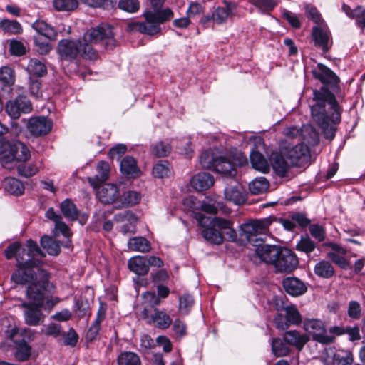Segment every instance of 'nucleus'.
Instances as JSON below:
<instances>
[{
  "label": "nucleus",
  "instance_id": "1",
  "mask_svg": "<svg viewBox=\"0 0 365 365\" xmlns=\"http://www.w3.org/2000/svg\"><path fill=\"white\" fill-rule=\"evenodd\" d=\"M312 73L323 84L319 89L313 90L314 103L310 106L312 118L324 138L331 140L335 137L336 125L341 120L342 109L336 99V95L341 92L340 78L321 63H317Z\"/></svg>",
  "mask_w": 365,
  "mask_h": 365
},
{
  "label": "nucleus",
  "instance_id": "2",
  "mask_svg": "<svg viewBox=\"0 0 365 365\" xmlns=\"http://www.w3.org/2000/svg\"><path fill=\"white\" fill-rule=\"evenodd\" d=\"M113 29L110 25L100 24L87 30L82 38L60 40L56 48L60 60L71 63L78 56L86 60H97L99 58L98 53L92 44L100 45L106 50H113L118 46Z\"/></svg>",
  "mask_w": 365,
  "mask_h": 365
},
{
  "label": "nucleus",
  "instance_id": "3",
  "mask_svg": "<svg viewBox=\"0 0 365 365\" xmlns=\"http://www.w3.org/2000/svg\"><path fill=\"white\" fill-rule=\"evenodd\" d=\"M193 217L202 228V237L210 244L222 245L225 239L230 242L237 240V233L232 221L218 217H207L199 212H193Z\"/></svg>",
  "mask_w": 365,
  "mask_h": 365
},
{
  "label": "nucleus",
  "instance_id": "4",
  "mask_svg": "<svg viewBox=\"0 0 365 365\" xmlns=\"http://www.w3.org/2000/svg\"><path fill=\"white\" fill-rule=\"evenodd\" d=\"M40 284L31 285L26 292L27 297L34 302H24L22 307L25 309L24 312V322L26 324L32 327H37L42 324L45 320V314L41 308L45 294H53L55 286L53 283H48L45 280L46 275H41Z\"/></svg>",
  "mask_w": 365,
  "mask_h": 365
},
{
  "label": "nucleus",
  "instance_id": "5",
  "mask_svg": "<svg viewBox=\"0 0 365 365\" xmlns=\"http://www.w3.org/2000/svg\"><path fill=\"white\" fill-rule=\"evenodd\" d=\"M153 10L147 9L143 16L145 22H131L128 25L129 31H138L143 34L153 36L160 32V25L170 21L173 17V11L169 9H161L165 0H146Z\"/></svg>",
  "mask_w": 365,
  "mask_h": 365
},
{
  "label": "nucleus",
  "instance_id": "6",
  "mask_svg": "<svg viewBox=\"0 0 365 365\" xmlns=\"http://www.w3.org/2000/svg\"><path fill=\"white\" fill-rule=\"evenodd\" d=\"M200 163L205 169L212 170L224 175H232L236 171L233 163L217 150L209 149L202 153Z\"/></svg>",
  "mask_w": 365,
  "mask_h": 365
},
{
  "label": "nucleus",
  "instance_id": "7",
  "mask_svg": "<svg viewBox=\"0 0 365 365\" xmlns=\"http://www.w3.org/2000/svg\"><path fill=\"white\" fill-rule=\"evenodd\" d=\"M41 266H16L17 269L11 274V279L17 284L24 285L28 284L26 291L33 285L40 284L41 275H46L45 280L48 283L50 282V273L43 269L40 268Z\"/></svg>",
  "mask_w": 365,
  "mask_h": 365
},
{
  "label": "nucleus",
  "instance_id": "8",
  "mask_svg": "<svg viewBox=\"0 0 365 365\" xmlns=\"http://www.w3.org/2000/svg\"><path fill=\"white\" fill-rule=\"evenodd\" d=\"M7 115L14 120L19 119L21 114H27L32 111L33 106L26 95L19 94L13 99L7 101L4 105Z\"/></svg>",
  "mask_w": 365,
  "mask_h": 365
},
{
  "label": "nucleus",
  "instance_id": "9",
  "mask_svg": "<svg viewBox=\"0 0 365 365\" xmlns=\"http://www.w3.org/2000/svg\"><path fill=\"white\" fill-rule=\"evenodd\" d=\"M304 328L306 331L312 336L314 341L322 344H331L335 341V336L327 334L324 323L319 319H307L304 322Z\"/></svg>",
  "mask_w": 365,
  "mask_h": 365
},
{
  "label": "nucleus",
  "instance_id": "10",
  "mask_svg": "<svg viewBox=\"0 0 365 365\" xmlns=\"http://www.w3.org/2000/svg\"><path fill=\"white\" fill-rule=\"evenodd\" d=\"M272 222L271 217H267L243 223L240 227V235L248 242H251L254 237L259 234H264Z\"/></svg>",
  "mask_w": 365,
  "mask_h": 365
},
{
  "label": "nucleus",
  "instance_id": "11",
  "mask_svg": "<svg viewBox=\"0 0 365 365\" xmlns=\"http://www.w3.org/2000/svg\"><path fill=\"white\" fill-rule=\"evenodd\" d=\"M286 159L290 161L291 165L301 167L309 158V150L307 145L299 143L295 145H289L282 149Z\"/></svg>",
  "mask_w": 365,
  "mask_h": 365
},
{
  "label": "nucleus",
  "instance_id": "12",
  "mask_svg": "<svg viewBox=\"0 0 365 365\" xmlns=\"http://www.w3.org/2000/svg\"><path fill=\"white\" fill-rule=\"evenodd\" d=\"M224 195L227 201L236 205L244 204L247 198V192L243 186L232 178L227 179Z\"/></svg>",
  "mask_w": 365,
  "mask_h": 365
},
{
  "label": "nucleus",
  "instance_id": "13",
  "mask_svg": "<svg viewBox=\"0 0 365 365\" xmlns=\"http://www.w3.org/2000/svg\"><path fill=\"white\" fill-rule=\"evenodd\" d=\"M141 316L143 319L147 321L150 325L160 329H168L173 322L171 317L166 313L164 309H159L155 308L150 312L148 308H144L141 312Z\"/></svg>",
  "mask_w": 365,
  "mask_h": 365
},
{
  "label": "nucleus",
  "instance_id": "14",
  "mask_svg": "<svg viewBox=\"0 0 365 365\" xmlns=\"http://www.w3.org/2000/svg\"><path fill=\"white\" fill-rule=\"evenodd\" d=\"M298 263L296 255L291 250L282 247L272 264L278 272L288 273L294 270Z\"/></svg>",
  "mask_w": 365,
  "mask_h": 365
},
{
  "label": "nucleus",
  "instance_id": "15",
  "mask_svg": "<svg viewBox=\"0 0 365 365\" xmlns=\"http://www.w3.org/2000/svg\"><path fill=\"white\" fill-rule=\"evenodd\" d=\"M52 126V121L45 116L31 118L27 123L28 130L36 137L47 135L51 130Z\"/></svg>",
  "mask_w": 365,
  "mask_h": 365
},
{
  "label": "nucleus",
  "instance_id": "16",
  "mask_svg": "<svg viewBox=\"0 0 365 365\" xmlns=\"http://www.w3.org/2000/svg\"><path fill=\"white\" fill-rule=\"evenodd\" d=\"M312 39L314 46L320 48L324 53L329 52L332 46L330 32L320 26H314L312 31Z\"/></svg>",
  "mask_w": 365,
  "mask_h": 365
},
{
  "label": "nucleus",
  "instance_id": "17",
  "mask_svg": "<svg viewBox=\"0 0 365 365\" xmlns=\"http://www.w3.org/2000/svg\"><path fill=\"white\" fill-rule=\"evenodd\" d=\"M106 304L101 302L96 314V319L91 323L86 334L85 339L87 342L91 343L97 339L99 331L101 329V323L106 319Z\"/></svg>",
  "mask_w": 365,
  "mask_h": 365
},
{
  "label": "nucleus",
  "instance_id": "18",
  "mask_svg": "<svg viewBox=\"0 0 365 365\" xmlns=\"http://www.w3.org/2000/svg\"><path fill=\"white\" fill-rule=\"evenodd\" d=\"M282 285L287 294L292 297H299L307 292V284L296 277H287L283 279Z\"/></svg>",
  "mask_w": 365,
  "mask_h": 365
},
{
  "label": "nucleus",
  "instance_id": "19",
  "mask_svg": "<svg viewBox=\"0 0 365 365\" xmlns=\"http://www.w3.org/2000/svg\"><path fill=\"white\" fill-rule=\"evenodd\" d=\"M97 197L103 204L115 203L117 205L119 202L120 192L116 185L107 183L98 188Z\"/></svg>",
  "mask_w": 365,
  "mask_h": 365
},
{
  "label": "nucleus",
  "instance_id": "20",
  "mask_svg": "<svg viewBox=\"0 0 365 365\" xmlns=\"http://www.w3.org/2000/svg\"><path fill=\"white\" fill-rule=\"evenodd\" d=\"M328 331L335 337L346 334L348 335L349 341L351 342L361 339L360 327L358 324H354L353 326H332L329 328Z\"/></svg>",
  "mask_w": 365,
  "mask_h": 365
},
{
  "label": "nucleus",
  "instance_id": "21",
  "mask_svg": "<svg viewBox=\"0 0 365 365\" xmlns=\"http://www.w3.org/2000/svg\"><path fill=\"white\" fill-rule=\"evenodd\" d=\"M283 340L289 346L301 351L309 341V336L297 330L287 331L283 334Z\"/></svg>",
  "mask_w": 365,
  "mask_h": 365
},
{
  "label": "nucleus",
  "instance_id": "22",
  "mask_svg": "<svg viewBox=\"0 0 365 365\" xmlns=\"http://www.w3.org/2000/svg\"><path fill=\"white\" fill-rule=\"evenodd\" d=\"M270 161L274 171L281 178L285 177L289 168L293 167L290 161L286 159L282 150L280 153H273Z\"/></svg>",
  "mask_w": 365,
  "mask_h": 365
},
{
  "label": "nucleus",
  "instance_id": "23",
  "mask_svg": "<svg viewBox=\"0 0 365 365\" xmlns=\"http://www.w3.org/2000/svg\"><path fill=\"white\" fill-rule=\"evenodd\" d=\"M281 248V247L276 245H257L255 252L262 261L267 264H273Z\"/></svg>",
  "mask_w": 365,
  "mask_h": 365
},
{
  "label": "nucleus",
  "instance_id": "24",
  "mask_svg": "<svg viewBox=\"0 0 365 365\" xmlns=\"http://www.w3.org/2000/svg\"><path fill=\"white\" fill-rule=\"evenodd\" d=\"M200 207L202 211L212 215L217 214L218 211H221L223 214H230L231 211L222 202L210 197H206L201 202Z\"/></svg>",
  "mask_w": 365,
  "mask_h": 365
},
{
  "label": "nucleus",
  "instance_id": "25",
  "mask_svg": "<svg viewBox=\"0 0 365 365\" xmlns=\"http://www.w3.org/2000/svg\"><path fill=\"white\" fill-rule=\"evenodd\" d=\"M120 170L124 175L130 178H135L140 174L136 160L130 155H126L121 160Z\"/></svg>",
  "mask_w": 365,
  "mask_h": 365
},
{
  "label": "nucleus",
  "instance_id": "26",
  "mask_svg": "<svg viewBox=\"0 0 365 365\" xmlns=\"http://www.w3.org/2000/svg\"><path fill=\"white\" fill-rule=\"evenodd\" d=\"M213 176L205 172L195 175L191 180V186L197 191H203L210 188L214 184Z\"/></svg>",
  "mask_w": 365,
  "mask_h": 365
},
{
  "label": "nucleus",
  "instance_id": "27",
  "mask_svg": "<svg viewBox=\"0 0 365 365\" xmlns=\"http://www.w3.org/2000/svg\"><path fill=\"white\" fill-rule=\"evenodd\" d=\"M128 269L138 276L146 275L150 268L147 263V257L145 256H135L128 261Z\"/></svg>",
  "mask_w": 365,
  "mask_h": 365
},
{
  "label": "nucleus",
  "instance_id": "28",
  "mask_svg": "<svg viewBox=\"0 0 365 365\" xmlns=\"http://www.w3.org/2000/svg\"><path fill=\"white\" fill-rule=\"evenodd\" d=\"M14 141L0 138V163L4 167L15 160Z\"/></svg>",
  "mask_w": 365,
  "mask_h": 365
},
{
  "label": "nucleus",
  "instance_id": "29",
  "mask_svg": "<svg viewBox=\"0 0 365 365\" xmlns=\"http://www.w3.org/2000/svg\"><path fill=\"white\" fill-rule=\"evenodd\" d=\"M110 170V167L108 163L103 160L100 161L96 167L97 173L94 177L88 178V182L94 187H98L108 180Z\"/></svg>",
  "mask_w": 365,
  "mask_h": 365
},
{
  "label": "nucleus",
  "instance_id": "30",
  "mask_svg": "<svg viewBox=\"0 0 365 365\" xmlns=\"http://www.w3.org/2000/svg\"><path fill=\"white\" fill-rule=\"evenodd\" d=\"M15 352L14 356L19 361L29 360L31 354V346L24 339L14 340Z\"/></svg>",
  "mask_w": 365,
  "mask_h": 365
},
{
  "label": "nucleus",
  "instance_id": "31",
  "mask_svg": "<svg viewBox=\"0 0 365 365\" xmlns=\"http://www.w3.org/2000/svg\"><path fill=\"white\" fill-rule=\"evenodd\" d=\"M141 195L140 192L134 190H128L120 195L118 205L115 207L118 209L122 207H132L140 202Z\"/></svg>",
  "mask_w": 365,
  "mask_h": 365
},
{
  "label": "nucleus",
  "instance_id": "32",
  "mask_svg": "<svg viewBox=\"0 0 365 365\" xmlns=\"http://www.w3.org/2000/svg\"><path fill=\"white\" fill-rule=\"evenodd\" d=\"M32 28L36 31L38 36L50 40L56 38L57 32L54 28L43 20H36L32 24Z\"/></svg>",
  "mask_w": 365,
  "mask_h": 365
},
{
  "label": "nucleus",
  "instance_id": "33",
  "mask_svg": "<svg viewBox=\"0 0 365 365\" xmlns=\"http://www.w3.org/2000/svg\"><path fill=\"white\" fill-rule=\"evenodd\" d=\"M4 187L6 192L14 196H20L24 192L23 182L15 178H6L4 180Z\"/></svg>",
  "mask_w": 365,
  "mask_h": 365
},
{
  "label": "nucleus",
  "instance_id": "34",
  "mask_svg": "<svg viewBox=\"0 0 365 365\" xmlns=\"http://www.w3.org/2000/svg\"><path fill=\"white\" fill-rule=\"evenodd\" d=\"M315 274L323 279H329L335 274V270L331 262L326 260H322L317 262L314 267Z\"/></svg>",
  "mask_w": 365,
  "mask_h": 365
},
{
  "label": "nucleus",
  "instance_id": "35",
  "mask_svg": "<svg viewBox=\"0 0 365 365\" xmlns=\"http://www.w3.org/2000/svg\"><path fill=\"white\" fill-rule=\"evenodd\" d=\"M128 248L133 251L148 252L151 250L150 242L143 237L130 238L128 242Z\"/></svg>",
  "mask_w": 365,
  "mask_h": 365
},
{
  "label": "nucleus",
  "instance_id": "36",
  "mask_svg": "<svg viewBox=\"0 0 365 365\" xmlns=\"http://www.w3.org/2000/svg\"><path fill=\"white\" fill-rule=\"evenodd\" d=\"M27 71L30 75L43 77L47 74V66L45 62L37 58H31L27 66Z\"/></svg>",
  "mask_w": 365,
  "mask_h": 365
},
{
  "label": "nucleus",
  "instance_id": "37",
  "mask_svg": "<svg viewBox=\"0 0 365 365\" xmlns=\"http://www.w3.org/2000/svg\"><path fill=\"white\" fill-rule=\"evenodd\" d=\"M250 163L252 167L264 173L267 172L269 166L264 156L258 150H252L250 155Z\"/></svg>",
  "mask_w": 365,
  "mask_h": 365
},
{
  "label": "nucleus",
  "instance_id": "38",
  "mask_svg": "<svg viewBox=\"0 0 365 365\" xmlns=\"http://www.w3.org/2000/svg\"><path fill=\"white\" fill-rule=\"evenodd\" d=\"M27 250L22 247L20 244V248L18 250L16 266H41L42 261L41 259L26 256Z\"/></svg>",
  "mask_w": 365,
  "mask_h": 365
},
{
  "label": "nucleus",
  "instance_id": "39",
  "mask_svg": "<svg viewBox=\"0 0 365 365\" xmlns=\"http://www.w3.org/2000/svg\"><path fill=\"white\" fill-rule=\"evenodd\" d=\"M61 211L66 219L75 221L78 216V210L76 205L70 199H66L60 204Z\"/></svg>",
  "mask_w": 365,
  "mask_h": 365
},
{
  "label": "nucleus",
  "instance_id": "40",
  "mask_svg": "<svg viewBox=\"0 0 365 365\" xmlns=\"http://www.w3.org/2000/svg\"><path fill=\"white\" fill-rule=\"evenodd\" d=\"M273 354L277 357L287 356L290 353L289 346L283 340V338H274L271 342Z\"/></svg>",
  "mask_w": 365,
  "mask_h": 365
},
{
  "label": "nucleus",
  "instance_id": "41",
  "mask_svg": "<svg viewBox=\"0 0 365 365\" xmlns=\"http://www.w3.org/2000/svg\"><path fill=\"white\" fill-rule=\"evenodd\" d=\"M40 242L42 247L46 250L50 255L57 256L61 252L59 242L48 235L43 236Z\"/></svg>",
  "mask_w": 365,
  "mask_h": 365
},
{
  "label": "nucleus",
  "instance_id": "42",
  "mask_svg": "<svg viewBox=\"0 0 365 365\" xmlns=\"http://www.w3.org/2000/svg\"><path fill=\"white\" fill-rule=\"evenodd\" d=\"M269 187V181L264 177L256 178L249 184V190L252 195L266 192Z\"/></svg>",
  "mask_w": 365,
  "mask_h": 365
},
{
  "label": "nucleus",
  "instance_id": "43",
  "mask_svg": "<svg viewBox=\"0 0 365 365\" xmlns=\"http://www.w3.org/2000/svg\"><path fill=\"white\" fill-rule=\"evenodd\" d=\"M0 29L10 34H20L23 31L21 24L16 20L4 19L0 21Z\"/></svg>",
  "mask_w": 365,
  "mask_h": 365
},
{
  "label": "nucleus",
  "instance_id": "44",
  "mask_svg": "<svg viewBox=\"0 0 365 365\" xmlns=\"http://www.w3.org/2000/svg\"><path fill=\"white\" fill-rule=\"evenodd\" d=\"M231 10L228 5L217 6L212 12V22L217 24H222L226 22Z\"/></svg>",
  "mask_w": 365,
  "mask_h": 365
},
{
  "label": "nucleus",
  "instance_id": "45",
  "mask_svg": "<svg viewBox=\"0 0 365 365\" xmlns=\"http://www.w3.org/2000/svg\"><path fill=\"white\" fill-rule=\"evenodd\" d=\"M14 155L15 160L19 162H26L30 159L31 153L25 144L20 141H14Z\"/></svg>",
  "mask_w": 365,
  "mask_h": 365
},
{
  "label": "nucleus",
  "instance_id": "46",
  "mask_svg": "<svg viewBox=\"0 0 365 365\" xmlns=\"http://www.w3.org/2000/svg\"><path fill=\"white\" fill-rule=\"evenodd\" d=\"M118 365H141L138 355L134 352L125 351L118 356Z\"/></svg>",
  "mask_w": 365,
  "mask_h": 365
},
{
  "label": "nucleus",
  "instance_id": "47",
  "mask_svg": "<svg viewBox=\"0 0 365 365\" xmlns=\"http://www.w3.org/2000/svg\"><path fill=\"white\" fill-rule=\"evenodd\" d=\"M195 301L193 297L185 293L179 297V311L182 314L187 315L193 307Z\"/></svg>",
  "mask_w": 365,
  "mask_h": 365
},
{
  "label": "nucleus",
  "instance_id": "48",
  "mask_svg": "<svg viewBox=\"0 0 365 365\" xmlns=\"http://www.w3.org/2000/svg\"><path fill=\"white\" fill-rule=\"evenodd\" d=\"M49 39L40 36H34V44L36 51L41 55L47 54L52 48Z\"/></svg>",
  "mask_w": 365,
  "mask_h": 365
},
{
  "label": "nucleus",
  "instance_id": "49",
  "mask_svg": "<svg viewBox=\"0 0 365 365\" xmlns=\"http://www.w3.org/2000/svg\"><path fill=\"white\" fill-rule=\"evenodd\" d=\"M284 312L287 319L290 325H299L302 323V315L295 305L290 304Z\"/></svg>",
  "mask_w": 365,
  "mask_h": 365
},
{
  "label": "nucleus",
  "instance_id": "50",
  "mask_svg": "<svg viewBox=\"0 0 365 365\" xmlns=\"http://www.w3.org/2000/svg\"><path fill=\"white\" fill-rule=\"evenodd\" d=\"M315 247L314 242L312 241L307 235H302L300 240L297 242L296 246L297 250L304 252L306 254H309L314 251Z\"/></svg>",
  "mask_w": 365,
  "mask_h": 365
},
{
  "label": "nucleus",
  "instance_id": "51",
  "mask_svg": "<svg viewBox=\"0 0 365 365\" xmlns=\"http://www.w3.org/2000/svg\"><path fill=\"white\" fill-rule=\"evenodd\" d=\"M347 316L353 320H358L362 316V307L356 300H351L347 306Z\"/></svg>",
  "mask_w": 365,
  "mask_h": 365
},
{
  "label": "nucleus",
  "instance_id": "52",
  "mask_svg": "<svg viewBox=\"0 0 365 365\" xmlns=\"http://www.w3.org/2000/svg\"><path fill=\"white\" fill-rule=\"evenodd\" d=\"M81 1L88 6L93 8H103L104 9H111L116 5V0H81Z\"/></svg>",
  "mask_w": 365,
  "mask_h": 365
},
{
  "label": "nucleus",
  "instance_id": "53",
  "mask_svg": "<svg viewBox=\"0 0 365 365\" xmlns=\"http://www.w3.org/2000/svg\"><path fill=\"white\" fill-rule=\"evenodd\" d=\"M170 164L167 160L160 161L153 168V174L155 178H163L168 177L170 173Z\"/></svg>",
  "mask_w": 365,
  "mask_h": 365
},
{
  "label": "nucleus",
  "instance_id": "54",
  "mask_svg": "<svg viewBox=\"0 0 365 365\" xmlns=\"http://www.w3.org/2000/svg\"><path fill=\"white\" fill-rule=\"evenodd\" d=\"M341 253H336L334 252H329L327 253V257L331 260L333 263L339 266L340 268L344 269H347L349 267V262L347 259L343 256V255H340Z\"/></svg>",
  "mask_w": 365,
  "mask_h": 365
},
{
  "label": "nucleus",
  "instance_id": "55",
  "mask_svg": "<svg viewBox=\"0 0 365 365\" xmlns=\"http://www.w3.org/2000/svg\"><path fill=\"white\" fill-rule=\"evenodd\" d=\"M170 145L162 141L157 143L152 148L153 154L158 158L165 157L170 153Z\"/></svg>",
  "mask_w": 365,
  "mask_h": 365
},
{
  "label": "nucleus",
  "instance_id": "56",
  "mask_svg": "<svg viewBox=\"0 0 365 365\" xmlns=\"http://www.w3.org/2000/svg\"><path fill=\"white\" fill-rule=\"evenodd\" d=\"M9 52L11 56H21L26 52V48L21 41L16 39L9 41Z\"/></svg>",
  "mask_w": 365,
  "mask_h": 365
},
{
  "label": "nucleus",
  "instance_id": "57",
  "mask_svg": "<svg viewBox=\"0 0 365 365\" xmlns=\"http://www.w3.org/2000/svg\"><path fill=\"white\" fill-rule=\"evenodd\" d=\"M77 0H54L53 6L58 11H71L77 8Z\"/></svg>",
  "mask_w": 365,
  "mask_h": 365
},
{
  "label": "nucleus",
  "instance_id": "58",
  "mask_svg": "<svg viewBox=\"0 0 365 365\" xmlns=\"http://www.w3.org/2000/svg\"><path fill=\"white\" fill-rule=\"evenodd\" d=\"M118 8L128 13H135L140 8V2L138 0H120Z\"/></svg>",
  "mask_w": 365,
  "mask_h": 365
},
{
  "label": "nucleus",
  "instance_id": "59",
  "mask_svg": "<svg viewBox=\"0 0 365 365\" xmlns=\"http://www.w3.org/2000/svg\"><path fill=\"white\" fill-rule=\"evenodd\" d=\"M25 245L27 250L26 256H31L34 258L36 255L41 256V257H46V254L41 250L36 242L34 241L32 239L28 240Z\"/></svg>",
  "mask_w": 365,
  "mask_h": 365
},
{
  "label": "nucleus",
  "instance_id": "60",
  "mask_svg": "<svg viewBox=\"0 0 365 365\" xmlns=\"http://www.w3.org/2000/svg\"><path fill=\"white\" fill-rule=\"evenodd\" d=\"M18 174L22 177L29 178L38 172V168L34 164L21 163L17 166Z\"/></svg>",
  "mask_w": 365,
  "mask_h": 365
},
{
  "label": "nucleus",
  "instance_id": "61",
  "mask_svg": "<svg viewBox=\"0 0 365 365\" xmlns=\"http://www.w3.org/2000/svg\"><path fill=\"white\" fill-rule=\"evenodd\" d=\"M150 279L156 286L158 284H164L168 283L169 275L166 270L159 269L150 274Z\"/></svg>",
  "mask_w": 365,
  "mask_h": 365
},
{
  "label": "nucleus",
  "instance_id": "62",
  "mask_svg": "<svg viewBox=\"0 0 365 365\" xmlns=\"http://www.w3.org/2000/svg\"><path fill=\"white\" fill-rule=\"evenodd\" d=\"M45 335L57 338L58 336H64V334L62 331V327L61 324L56 323L48 324L44 330L42 331Z\"/></svg>",
  "mask_w": 365,
  "mask_h": 365
},
{
  "label": "nucleus",
  "instance_id": "63",
  "mask_svg": "<svg viewBox=\"0 0 365 365\" xmlns=\"http://www.w3.org/2000/svg\"><path fill=\"white\" fill-rule=\"evenodd\" d=\"M304 8L305 14L309 19L317 24L322 22V16L315 6L310 4H305Z\"/></svg>",
  "mask_w": 365,
  "mask_h": 365
},
{
  "label": "nucleus",
  "instance_id": "64",
  "mask_svg": "<svg viewBox=\"0 0 365 365\" xmlns=\"http://www.w3.org/2000/svg\"><path fill=\"white\" fill-rule=\"evenodd\" d=\"M344 355L339 354L334 355V360L337 365H352L354 363V356L351 351H345Z\"/></svg>",
  "mask_w": 365,
  "mask_h": 365
}]
</instances>
